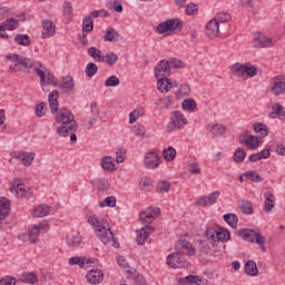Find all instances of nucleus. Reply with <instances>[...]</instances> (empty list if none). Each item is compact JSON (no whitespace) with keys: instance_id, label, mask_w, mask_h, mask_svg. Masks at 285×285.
<instances>
[{"instance_id":"52","label":"nucleus","mask_w":285,"mask_h":285,"mask_svg":"<svg viewBox=\"0 0 285 285\" xmlns=\"http://www.w3.org/2000/svg\"><path fill=\"white\" fill-rule=\"evenodd\" d=\"M233 159L236 164H242L246 159V151L242 148H237L233 155Z\"/></svg>"},{"instance_id":"5","label":"nucleus","mask_w":285,"mask_h":285,"mask_svg":"<svg viewBox=\"0 0 285 285\" xmlns=\"http://www.w3.org/2000/svg\"><path fill=\"white\" fill-rule=\"evenodd\" d=\"M184 22L180 19L173 18L158 23L156 31L158 35H170V32H181Z\"/></svg>"},{"instance_id":"22","label":"nucleus","mask_w":285,"mask_h":285,"mask_svg":"<svg viewBox=\"0 0 285 285\" xmlns=\"http://www.w3.org/2000/svg\"><path fill=\"white\" fill-rule=\"evenodd\" d=\"M18 282H20V284L35 285L39 282V277L33 272L23 273V274H21V277L18 279Z\"/></svg>"},{"instance_id":"33","label":"nucleus","mask_w":285,"mask_h":285,"mask_svg":"<svg viewBox=\"0 0 285 285\" xmlns=\"http://www.w3.org/2000/svg\"><path fill=\"white\" fill-rule=\"evenodd\" d=\"M245 68H246V65H242L237 62L230 67V70L234 77H239L242 79L245 77Z\"/></svg>"},{"instance_id":"59","label":"nucleus","mask_w":285,"mask_h":285,"mask_svg":"<svg viewBox=\"0 0 285 285\" xmlns=\"http://www.w3.org/2000/svg\"><path fill=\"white\" fill-rule=\"evenodd\" d=\"M157 190L158 193H161V194L168 193V190H170V183L166 180L158 181Z\"/></svg>"},{"instance_id":"34","label":"nucleus","mask_w":285,"mask_h":285,"mask_svg":"<svg viewBox=\"0 0 285 285\" xmlns=\"http://www.w3.org/2000/svg\"><path fill=\"white\" fill-rule=\"evenodd\" d=\"M62 12H63V17L67 19V21H72V18L75 17L72 3H70L69 1H66L62 6Z\"/></svg>"},{"instance_id":"40","label":"nucleus","mask_w":285,"mask_h":285,"mask_svg":"<svg viewBox=\"0 0 285 285\" xmlns=\"http://www.w3.org/2000/svg\"><path fill=\"white\" fill-rule=\"evenodd\" d=\"M254 131L262 137H268V126L262 122L254 124Z\"/></svg>"},{"instance_id":"36","label":"nucleus","mask_w":285,"mask_h":285,"mask_svg":"<svg viewBox=\"0 0 285 285\" xmlns=\"http://www.w3.org/2000/svg\"><path fill=\"white\" fill-rule=\"evenodd\" d=\"M163 157L165 161H175V157H177V150L174 147H167L163 150Z\"/></svg>"},{"instance_id":"27","label":"nucleus","mask_w":285,"mask_h":285,"mask_svg":"<svg viewBox=\"0 0 285 285\" xmlns=\"http://www.w3.org/2000/svg\"><path fill=\"white\" fill-rule=\"evenodd\" d=\"M87 55H89V57H92V59L95 61H97L98 63H104V52H101L99 49H97L96 47H90L87 50Z\"/></svg>"},{"instance_id":"9","label":"nucleus","mask_w":285,"mask_h":285,"mask_svg":"<svg viewBox=\"0 0 285 285\" xmlns=\"http://www.w3.org/2000/svg\"><path fill=\"white\" fill-rule=\"evenodd\" d=\"M19 21H26V16L23 13L17 16V18H7V20L0 23V32H6V30H17V28H19Z\"/></svg>"},{"instance_id":"11","label":"nucleus","mask_w":285,"mask_h":285,"mask_svg":"<svg viewBox=\"0 0 285 285\" xmlns=\"http://www.w3.org/2000/svg\"><path fill=\"white\" fill-rule=\"evenodd\" d=\"M56 85H51L55 88H60L65 95L72 92L75 90V78L72 76L62 77L61 82H57V77H55Z\"/></svg>"},{"instance_id":"58","label":"nucleus","mask_w":285,"mask_h":285,"mask_svg":"<svg viewBox=\"0 0 285 285\" xmlns=\"http://www.w3.org/2000/svg\"><path fill=\"white\" fill-rule=\"evenodd\" d=\"M17 282H19V281L14 276L8 275V276L0 278V285H17Z\"/></svg>"},{"instance_id":"23","label":"nucleus","mask_w":285,"mask_h":285,"mask_svg":"<svg viewBox=\"0 0 285 285\" xmlns=\"http://www.w3.org/2000/svg\"><path fill=\"white\" fill-rule=\"evenodd\" d=\"M275 208V195L271 191L265 193L264 213H271Z\"/></svg>"},{"instance_id":"8","label":"nucleus","mask_w":285,"mask_h":285,"mask_svg":"<svg viewBox=\"0 0 285 285\" xmlns=\"http://www.w3.org/2000/svg\"><path fill=\"white\" fill-rule=\"evenodd\" d=\"M166 264L170 268H186L188 266V262H186V258L179 252L169 254Z\"/></svg>"},{"instance_id":"4","label":"nucleus","mask_w":285,"mask_h":285,"mask_svg":"<svg viewBox=\"0 0 285 285\" xmlns=\"http://www.w3.org/2000/svg\"><path fill=\"white\" fill-rule=\"evenodd\" d=\"M238 237H242L244 242H250L252 244H257L263 253H266V238L259 232H255L254 229H239Z\"/></svg>"},{"instance_id":"18","label":"nucleus","mask_w":285,"mask_h":285,"mask_svg":"<svg viewBox=\"0 0 285 285\" xmlns=\"http://www.w3.org/2000/svg\"><path fill=\"white\" fill-rule=\"evenodd\" d=\"M86 279L89 284L97 285L104 282V272L101 269H91L87 273Z\"/></svg>"},{"instance_id":"64","label":"nucleus","mask_w":285,"mask_h":285,"mask_svg":"<svg viewBox=\"0 0 285 285\" xmlns=\"http://www.w3.org/2000/svg\"><path fill=\"white\" fill-rule=\"evenodd\" d=\"M134 134L136 137H144V135H146V127H144V125L134 126Z\"/></svg>"},{"instance_id":"37","label":"nucleus","mask_w":285,"mask_h":285,"mask_svg":"<svg viewBox=\"0 0 285 285\" xmlns=\"http://www.w3.org/2000/svg\"><path fill=\"white\" fill-rule=\"evenodd\" d=\"M101 168L104 170H107L108 173H112L115 170V163L112 160V157L106 156L101 160Z\"/></svg>"},{"instance_id":"28","label":"nucleus","mask_w":285,"mask_h":285,"mask_svg":"<svg viewBox=\"0 0 285 285\" xmlns=\"http://www.w3.org/2000/svg\"><path fill=\"white\" fill-rule=\"evenodd\" d=\"M245 272L250 277H257L259 271L257 269V264L254 261H247L245 263Z\"/></svg>"},{"instance_id":"32","label":"nucleus","mask_w":285,"mask_h":285,"mask_svg":"<svg viewBox=\"0 0 285 285\" xmlns=\"http://www.w3.org/2000/svg\"><path fill=\"white\" fill-rule=\"evenodd\" d=\"M181 108L188 112H194V110H197V101L193 98H186L181 102Z\"/></svg>"},{"instance_id":"57","label":"nucleus","mask_w":285,"mask_h":285,"mask_svg":"<svg viewBox=\"0 0 285 285\" xmlns=\"http://www.w3.org/2000/svg\"><path fill=\"white\" fill-rule=\"evenodd\" d=\"M97 188L98 190H101V193H105V190H108V188H110V183H108L107 179L99 178L97 179Z\"/></svg>"},{"instance_id":"20","label":"nucleus","mask_w":285,"mask_h":285,"mask_svg":"<svg viewBox=\"0 0 285 285\" xmlns=\"http://www.w3.org/2000/svg\"><path fill=\"white\" fill-rule=\"evenodd\" d=\"M151 233H155V228L150 226L142 227L136 237L138 246H142V244H146V239H148Z\"/></svg>"},{"instance_id":"17","label":"nucleus","mask_w":285,"mask_h":285,"mask_svg":"<svg viewBox=\"0 0 285 285\" xmlns=\"http://www.w3.org/2000/svg\"><path fill=\"white\" fill-rule=\"evenodd\" d=\"M176 252L180 255H195V248H193V245L186 240L180 239L176 243Z\"/></svg>"},{"instance_id":"63","label":"nucleus","mask_w":285,"mask_h":285,"mask_svg":"<svg viewBox=\"0 0 285 285\" xmlns=\"http://www.w3.org/2000/svg\"><path fill=\"white\" fill-rule=\"evenodd\" d=\"M36 116L39 118L46 116V102H40L36 106Z\"/></svg>"},{"instance_id":"12","label":"nucleus","mask_w":285,"mask_h":285,"mask_svg":"<svg viewBox=\"0 0 285 285\" xmlns=\"http://www.w3.org/2000/svg\"><path fill=\"white\" fill-rule=\"evenodd\" d=\"M252 43L253 48H273L275 46V42L271 38L261 32L254 35Z\"/></svg>"},{"instance_id":"26","label":"nucleus","mask_w":285,"mask_h":285,"mask_svg":"<svg viewBox=\"0 0 285 285\" xmlns=\"http://www.w3.org/2000/svg\"><path fill=\"white\" fill-rule=\"evenodd\" d=\"M173 97L167 96L165 98H160L158 99V101L156 102L157 109L158 110H169L170 106H173Z\"/></svg>"},{"instance_id":"62","label":"nucleus","mask_w":285,"mask_h":285,"mask_svg":"<svg viewBox=\"0 0 285 285\" xmlns=\"http://www.w3.org/2000/svg\"><path fill=\"white\" fill-rule=\"evenodd\" d=\"M139 184H140V188L142 190L148 191V190H150V188H153V181L150 180V178L144 177V178L140 179Z\"/></svg>"},{"instance_id":"2","label":"nucleus","mask_w":285,"mask_h":285,"mask_svg":"<svg viewBox=\"0 0 285 285\" xmlns=\"http://www.w3.org/2000/svg\"><path fill=\"white\" fill-rule=\"evenodd\" d=\"M7 61H11L17 66H23L27 70L33 68L36 75L40 78V83H47V86H57L55 76L50 72V69L46 67L41 61H35L30 58L19 56L17 53H8L6 56Z\"/></svg>"},{"instance_id":"60","label":"nucleus","mask_w":285,"mask_h":285,"mask_svg":"<svg viewBox=\"0 0 285 285\" xmlns=\"http://www.w3.org/2000/svg\"><path fill=\"white\" fill-rule=\"evenodd\" d=\"M188 173L191 175H202V168L199 167V164L197 161H193L188 166Z\"/></svg>"},{"instance_id":"61","label":"nucleus","mask_w":285,"mask_h":285,"mask_svg":"<svg viewBox=\"0 0 285 285\" xmlns=\"http://www.w3.org/2000/svg\"><path fill=\"white\" fill-rule=\"evenodd\" d=\"M109 12L106 9L95 10L89 13L91 19H98V17H109Z\"/></svg>"},{"instance_id":"53","label":"nucleus","mask_w":285,"mask_h":285,"mask_svg":"<svg viewBox=\"0 0 285 285\" xmlns=\"http://www.w3.org/2000/svg\"><path fill=\"white\" fill-rule=\"evenodd\" d=\"M66 242L71 248H77L81 244V238L79 236H67Z\"/></svg>"},{"instance_id":"29","label":"nucleus","mask_w":285,"mask_h":285,"mask_svg":"<svg viewBox=\"0 0 285 285\" xmlns=\"http://www.w3.org/2000/svg\"><path fill=\"white\" fill-rule=\"evenodd\" d=\"M238 208L240 212H243L244 215H253L254 209H253V203L249 200H240L238 203Z\"/></svg>"},{"instance_id":"43","label":"nucleus","mask_w":285,"mask_h":285,"mask_svg":"<svg viewBox=\"0 0 285 285\" xmlns=\"http://www.w3.org/2000/svg\"><path fill=\"white\" fill-rule=\"evenodd\" d=\"M190 95V86L181 85L179 89L175 92V97L177 99H184V97H188Z\"/></svg>"},{"instance_id":"15","label":"nucleus","mask_w":285,"mask_h":285,"mask_svg":"<svg viewBox=\"0 0 285 285\" xmlns=\"http://www.w3.org/2000/svg\"><path fill=\"white\" fill-rule=\"evenodd\" d=\"M14 184L16 185H12L9 190L16 195V197H32V189H30V187H27L21 183H17V180H14Z\"/></svg>"},{"instance_id":"35","label":"nucleus","mask_w":285,"mask_h":285,"mask_svg":"<svg viewBox=\"0 0 285 285\" xmlns=\"http://www.w3.org/2000/svg\"><path fill=\"white\" fill-rule=\"evenodd\" d=\"M14 42L18 46L28 47L32 43V40L30 39V36L19 33V35H16Z\"/></svg>"},{"instance_id":"39","label":"nucleus","mask_w":285,"mask_h":285,"mask_svg":"<svg viewBox=\"0 0 285 285\" xmlns=\"http://www.w3.org/2000/svg\"><path fill=\"white\" fill-rule=\"evenodd\" d=\"M119 61V57L115 52H107L104 57L102 63H107V66H115Z\"/></svg>"},{"instance_id":"7","label":"nucleus","mask_w":285,"mask_h":285,"mask_svg":"<svg viewBox=\"0 0 285 285\" xmlns=\"http://www.w3.org/2000/svg\"><path fill=\"white\" fill-rule=\"evenodd\" d=\"M48 230H50V225L48 224V220H43L39 224L31 225L29 227V234H28L30 242L35 244V242H37V239L39 238V234L48 233Z\"/></svg>"},{"instance_id":"1","label":"nucleus","mask_w":285,"mask_h":285,"mask_svg":"<svg viewBox=\"0 0 285 285\" xmlns=\"http://www.w3.org/2000/svg\"><path fill=\"white\" fill-rule=\"evenodd\" d=\"M49 107L52 114L57 112L56 119L58 124L57 132L60 137H68V132L77 130V121L75 115L67 108L59 109V91L53 90L48 96Z\"/></svg>"},{"instance_id":"14","label":"nucleus","mask_w":285,"mask_h":285,"mask_svg":"<svg viewBox=\"0 0 285 285\" xmlns=\"http://www.w3.org/2000/svg\"><path fill=\"white\" fill-rule=\"evenodd\" d=\"M159 164H161V157L159 156V154L155 151H148L145 155V159H144L145 168H148V169L159 168Z\"/></svg>"},{"instance_id":"47","label":"nucleus","mask_w":285,"mask_h":285,"mask_svg":"<svg viewBox=\"0 0 285 285\" xmlns=\"http://www.w3.org/2000/svg\"><path fill=\"white\" fill-rule=\"evenodd\" d=\"M212 135H224L226 132V127L222 124H215L207 128Z\"/></svg>"},{"instance_id":"30","label":"nucleus","mask_w":285,"mask_h":285,"mask_svg":"<svg viewBox=\"0 0 285 285\" xmlns=\"http://www.w3.org/2000/svg\"><path fill=\"white\" fill-rule=\"evenodd\" d=\"M47 215H50V206L46 204H41L33 210V217H47Z\"/></svg>"},{"instance_id":"42","label":"nucleus","mask_w":285,"mask_h":285,"mask_svg":"<svg viewBox=\"0 0 285 285\" xmlns=\"http://www.w3.org/2000/svg\"><path fill=\"white\" fill-rule=\"evenodd\" d=\"M244 177L254 181L255 184H262V175L255 170L245 171Z\"/></svg>"},{"instance_id":"46","label":"nucleus","mask_w":285,"mask_h":285,"mask_svg":"<svg viewBox=\"0 0 285 285\" xmlns=\"http://www.w3.org/2000/svg\"><path fill=\"white\" fill-rule=\"evenodd\" d=\"M98 70H99V67H97V65L95 62L87 63V66L85 68L86 77H89V78L95 77V75H97Z\"/></svg>"},{"instance_id":"41","label":"nucleus","mask_w":285,"mask_h":285,"mask_svg":"<svg viewBox=\"0 0 285 285\" xmlns=\"http://www.w3.org/2000/svg\"><path fill=\"white\" fill-rule=\"evenodd\" d=\"M119 38V32L117 30H115V28L109 27L106 30L105 33V41H117V39Z\"/></svg>"},{"instance_id":"24","label":"nucleus","mask_w":285,"mask_h":285,"mask_svg":"<svg viewBox=\"0 0 285 285\" xmlns=\"http://www.w3.org/2000/svg\"><path fill=\"white\" fill-rule=\"evenodd\" d=\"M10 215V200L8 198H0V222Z\"/></svg>"},{"instance_id":"45","label":"nucleus","mask_w":285,"mask_h":285,"mask_svg":"<svg viewBox=\"0 0 285 285\" xmlns=\"http://www.w3.org/2000/svg\"><path fill=\"white\" fill-rule=\"evenodd\" d=\"M92 28H95V22L90 16H87L82 20V32H92Z\"/></svg>"},{"instance_id":"10","label":"nucleus","mask_w":285,"mask_h":285,"mask_svg":"<svg viewBox=\"0 0 285 285\" xmlns=\"http://www.w3.org/2000/svg\"><path fill=\"white\" fill-rule=\"evenodd\" d=\"M161 210L159 208H147L146 210L141 212L139 217L141 224L145 226H148L149 224H153L157 217H159V214Z\"/></svg>"},{"instance_id":"49","label":"nucleus","mask_w":285,"mask_h":285,"mask_svg":"<svg viewBox=\"0 0 285 285\" xmlns=\"http://www.w3.org/2000/svg\"><path fill=\"white\" fill-rule=\"evenodd\" d=\"M120 83H121V80H119L117 76L112 75L109 78H107V80L105 81V87L117 88V86H119Z\"/></svg>"},{"instance_id":"38","label":"nucleus","mask_w":285,"mask_h":285,"mask_svg":"<svg viewBox=\"0 0 285 285\" xmlns=\"http://www.w3.org/2000/svg\"><path fill=\"white\" fill-rule=\"evenodd\" d=\"M230 239V232L228 229L219 228L216 234V242L226 243Z\"/></svg>"},{"instance_id":"25","label":"nucleus","mask_w":285,"mask_h":285,"mask_svg":"<svg viewBox=\"0 0 285 285\" xmlns=\"http://www.w3.org/2000/svg\"><path fill=\"white\" fill-rule=\"evenodd\" d=\"M157 88L159 92H168L173 88V82L168 78H157Z\"/></svg>"},{"instance_id":"55","label":"nucleus","mask_w":285,"mask_h":285,"mask_svg":"<svg viewBox=\"0 0 285 285\" xmlns=\"http://www.w3.org/2000/svg\"><path fill=\"white\" fill-rule=\"evenodd\" d=\"M245 76L249 77H257V68L250 63H245Z\"/></svg>"},{"instance_id":"50","label":"nucleus","mask_w":285,"mask_h":285,"mask_svg":"<svg viewBox=\"0 0 285 285\" xmlns=\"http://www.w3.org/2000/svg\"><path fill=\"white\" fill-rule=\"evenodd\" d=\"M100 208L108 206L109 208H115L117 206V198L115 196H109L99 204Z\"/></svg>"},{"instance_id":"51","label":"nucleus","mask_w":285,"mask_h":285,"mask_svg":"<svg viewBox=\"0 0 285 285\" xmlns=\"http://www.w3.org/2000/svg\"><path fill=\"white\" fill-rule=\"evenodd\" d=\"M68 264L70 266H80V268H82V266L86 265V257H79V256L70 257L68 261Z\"/></svg>"},{"instance_id":"56","label":"nucleus","mask_w":285,"mask_h":285,"mask_svg":"<svg viewBox=\"0 0 285 285\" xmlns=\"http://www.w3.org/2000/svg\"><path fill=\"white\" fill-rule=\"evenodd\" d=\"M214 19H216V21L220 23H226L230 21L232 17H230V13L222 11V12H218Z\"/></svg>"},{"instance_id":"54","label":"nucleus","mask_w":285,"mask_h":285,"mask_svg":"<svg viewBox=\"0 0 285 285\" xmlns=\"http://www.w3.org/2000/svg\"><path fill=\"white\" fill-rule=\"evenodd\" d=\"M144 115V110L142 109H135L129 114V124H135V121H137V119H139L141 116Z\"/></svg>"},{"instance_id":"48","label":"nucleus","mask_w":285,"mask_h":285,"mask_svg":"<svg viewBox=\"0 0 285 285\" xmlns=\"http://www.w3.org/2000/svg\"><path fill=\"white\" fill-rule=\"evenodd\" d=\"M223 217H224L226 224H228V226H230L232 228H237V222H238L237 215L225 214Z\"/></svg>"},{"instance_id":"44","label":"nucleus","mask_w":285,"mask_h":285,"mask_svg":"<svg viewBox=\"0 0 285 285\" xmlns=\"http://www.w3.org/2000/svg\"><path fill=\"white\" fill-rule=\"evenodd\" d=\"M32 161H35V153H28V151H22V158H21V164L22 166H32Z\"/></svg>"},{"instance_id":"3","label":"nucleus","mask_w":285,"mask_h":285,"mask_svg":"<svg viewBox=\"0 0 285 285\" xmlns=\"http://www.w3.org/2000/svg\"><path fill=\"white\" fill-rule=\"evenodd\" d=\"M87 222L94 228L96 236L98 237V239H100L102 244L106 245L110 244L111 242V246H114V248H119V242L112 235V230L110 229V227H106V225H104L97 216H89Z\"/></svg>"},{"instance_id":"16","label":"nucleus","mask_w":285,"mask_h":285,"mask_svg":"<svg viewBox=\"0 0 285 285\" xmlns=\"http://www.w3.org/2000/svg\"><path fill=\"white\" fill-rule=\"evenodd\" d=\"M271 92L274 94L275 97H279V95L285 94V77L284 76H275L273 78V86L271 88Z\"/></svg>"},{"instance_id":"6","label":"nucleus","mask_w":285,"mask_h":285,"mask_svg":"<svg viewBox=\"0 0 285 285\" xmlns=\"http://www.w3.org/2000/svg\"><path fill=\"white\" fill-rule=\"evenodd\" d=\"M188 124V119L179 110L171 112L170 122L167 125V130L174 132V130H181Z\"/></svg>"},{"instance_id":"31","label":"nucleus","mask_w":285,"mask_h":285,"mask_svg":"<svg viewBox=\"0 0 285 285\" xmlns=\"http://www.w3.org/2000/svg\"><path fill=\"white\" fill-rule=\"evenodd\" d=\"M239 144H246L250 150H257L259 148V138L249 136L246 140H239Z\"/></svg>"},{"instance_id":"19","label":"nucleus","mask_w":285,"mask_h":285,"mask_svg":"<svg viewBox=\"0 0 285 285\" xmlns=\"http://www.w3.org/2000/svg\"><path fill=\"white\" fill-rule=\"evenodd\" d=\"M42 39H50V37H55L57 28L55 27V22H52V20H42Z\"/></svg>"},{"instance_id":"13","label":"nucleus","mask_w":285,"mask_h":285,"mask_svg":"<svg viewBox=\"0 0 285 285\" xmlns=\"http://www.w3.org/2000/svg\"><path fill=\"white\" fill-rule=\"evenodd\" d=\"M154 75H155L156 79L169 77L170 76V62L168 60H160L154 69Z\"/></svg>"},{"instance_id":"21","label":"nucleus","mask_w":285,"mask_h":285,"mask_svg":"<svg viewBox=\"0 0 285 285\" xmlns=\"http://www.w3.org/2000/svg\"><path fill=\"white\" fill-rule=\"evenodd\" d=\"M206 35L209 39H215L219 35V22L217 19H212L206 26Z\"/></svg>"}]
</instances>
